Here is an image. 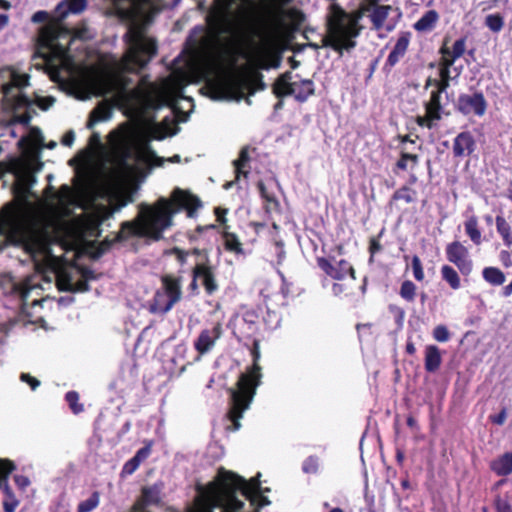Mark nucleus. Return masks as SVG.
Segmentation results:
<instances>
[{"label":"nucleus","mask_w":512,"mask_h":512,"mask_svg":"<svg viewBox=\"0 0 512 512\" xmlns=\"http://www.w3.org/2000/svg\"><path fill=\"white\" fill-rule=\"evenodd\" d=\"M53 103H54V98H52V97L38 98L37 99L38 106L41 107L44 110H46L49 107H51L53 105Z\"/></svg>","instance_id":"obj_56"},{"label":"nucleus","mask_w":512,"mask_h":512,"mask_svg":"<svg viewBox=\"0 0 512 512\" xmlns=\"http://www.w3.org/2000/svg\"><path fill=\"white\" fill-rule=\"evenodd\" d=\"M466 48V42L464 38H460L456 40L452 46V49H450V53L452 54V59H449L452 63L455 62L456 59L460 58Z\"/></svg>","instance_id":"obj_43"},{"label":"nucleus","mask_w":512,"mask_h":512,"mask_svg":"<svg viewBox=\"0 0 512 512\" xmlns=\"http://www.w3.org/2000/svg\"><path fill=\"white\" fill-rule=\"evenodd\" d=\"M457 108L464 115L481 117L486 112L487 101L481 92L462 94L458 98Z\"/></svg>","instance_id":"obj_16"},{"label":"nucleus","mask_w":512,"mask_h":512,"mask_svg":"<svg viewBox=\"0 0 512 512\" xmlns=\"http://www.w3.org/2000/svg\"><path fill=\"white\" fill-rule=\"evenodd\" d=\"M13 171H15V163H13ZM15 174V172H14ZM16 177L19 186L22 189H29L36 181L29 162L20 163L16 170Z\"/></svg>","instance_id":"obj_21"},{"label":"nucleus","mask_w":512,"mask_h":512,"mask_svg":"<svg viewBox=\"0 0 512 512\" xmlns=\"http://www.w3.org/2000/svg\"><path fill=\"white\" fill-rule=\"evenodd\" d=\"M411 267L413 271V276L417 281H423L425 278L424 270L422 267L421 260L418 256H413Z\"/></svg>","instance_id":"obj_45"},{"label":"nucleus","mask_w":512,"mask_h":512,"mask_svg":"<svg viewBox=\"0 0 512 512\" xmlns=\"http://www.w3.org/2000/svg\"><path fill=\"white\" fill-rule=\"evenodd\" d=\"M437 120H432L429 118L428 114L426 113L425 116H418L417 117V124L423 127L431 128Z\"/></svg>","instance_id":"obj_54"},{"label":"nucleus","mask_w":512,"mask_h":512,"mask_svg":"<svg viewBox=\"0 0 512 512\" xmlns=\"http://www.w3.org/2000/svg\"><path fill=\"white\" fill-rule=\"evenodd\" d=\"M161 488L158 485L144 487L141 496L134 503L131 512H150L148 506L160 503ZM186 512H207L206 486L198 487V494L192 506L186 509Z\"/></svg>","instance_id":"obj_14"},{"label":"nucleus","mask_w":512,"mask_h":512,"mask_svg":"<svg viewBox=\"0 0 512 512\" xmlns=\"http://www.w3.org/2000/svg\"><path fill=\"white\" fill-rule=\"evenodd\" d=\"M200 206L197 197L188 191L175 188L171 198L160 197L153 205H139V212L133 221L123 222L119 232V239L136 236L159 240L162 233L172 226V218L181 209H186L192 216L194 210Z\"/></svg>","instance_id":"obj_6"},{"label":"nucleus","mask_w":512,"mask_h":512,"mask_svg":"<svg viewBox=\"0 0 512 512\" xmlns=\"http://www.w3.org/2000/svg\"><path fill=\"white\" fill-rule=\"evenodd\" d=\"M318 266L330 277L336 280H342L347 274H350L354 280V269L346 260H329L327 258H318Z\"/></svg>","instance_id":"obj_17"},{"label":"nucleus","mask_w":512,"mask_h":512,"mask_svg":"<svg viewBox=\"0 0 512 512\" xmlns=\"http://www.w3.org/2000/svg\"><path fill=\"white\" fill-rule=\"evenodd\" d=\"M277 17L296 28L305 21L304 13L291 4L303 6L309 0H274ZM258 0H214L206 20L207 29L189 39L187 68L207 82L211 98L232 100L240 97L236 65L248 58L244 39L253 28Z\"/></svg>","instance_id":"obj_1"},{"label":"nucleus","mask_w":512,"mask_h":512,"mask_svg":"<svg viewBox=\"0 0 512 512\" xmlns=\"http://www.w3.org/2000/svg\"><path fill=\"white\" fill-rule=\"evenodd\" d=\"M66 400H67L71 410L73 411V413L78 414V413L82 412L83 407H82V405L78 404V400H79L78 393H76L74 391L68 392L66 394Z\"/></svg>","instance_id":"obj_46"},{"label":"nucleus","mask_w":512,"mask_h":512,"mask_svg":"<svg viewBox=\"0 0 512 512\" xmlns=\"http://www.w3.org/2000/svg\"><path fill=\"white\" fill-rule=\"evenodd\" d=\"M441 53H442L441 65H446L447 61H449V59H452V54L450 53V49L443 47L441 49Z\"/></svg>","instance_id":"obj_61"},{"label":"nucleus","mask_w":512,"mask_h":512,"mask_svg":"<svg viewBox=\"0 0 512 512\" xmlns=\"http://www.w3.org/2000/svg\"><path fill=\"white\" fill-rule=\"evenodd\" d=\"M20 379L29 384L32 390H35L40 385V382L36 378L27 373H22Z\"/></svg>","instance_id":"obj_53"},{"label":"nucleus","mask_w":512,"mask_h":512,"mask_svg":"<svg viewBox=\"0 0 512 512\" xmlns=\"http://www.w3.org/2000/svg\"><path fill=\"white\" fill-rule=\"evenodd\" d=\"M15 229V217L13 212H5L0 215V249L9 240Z\"/></svg>","instance_id":"obj_23"},{"label":"nucleus","mask_w":512,"mask_h":512,"mask_svg":"<svg viewBox=\"0 0 512 512\" xmlns=\"http://www.w3.org/2000/svg\"><path fill=\"white\" fill-rule=\"evenodd\" d=\"M100 503L98 492H93L90 497L78 504L77 512H91L97 508Z\"/></svg>","instance_id":"obj_37"},{"label":"nucleus","mask_w":512,"mask_h":512,"mask_svg":"<svg viewBox=\"0 0 512 512\" xmlns=\"http://www.w3.org/2000/svg\"><path fill=\"white\" fill-rule=\"evenodd\" d=\"M223 238H224L225 248L228 251L234 252L236 254H241L243 252L242 244L240 243V241L238 240V238L236 237L235 234L229 233V232H224Z\"/></svg>","instance_id":"obj_36"},{"label":"nucleus","mask_w":512,"mask_h":512,"mask_svg":"<svg viewBox=\"0 0 512 512\" xmlns=\"http://www.w3.org/2000/svg\"><path fill=\"white\" fill-rule=\"evenodd\" d=\"M227 213V210L226 209H222L220 207L216 208L215 209V215L217 217V220L220 222V223H224L226 221L225 219V215Z\"/></svg>","instance_id":"obj_63"},{"label":"nucleus","mask_w":512,"mask_h":512,"mask_svg":"<svg viewBox=\"0 0 512 512\" xmlns=\"http://www.w3.org/2000/svg\"><path fill=\"white\" fill-rule=\"evenodd\" d=\"M451 61H447L446 65H441L440 67V79L449 80L450 79V67L453 65Z\"/></svg>","instance_id":"obj_55"},{"label":"nucleus","mask_w":512,"mask_h":512,"mask_svg":"<svg viewBox=\"0 0 512 512\" xmlns=\"http://www.w3.org/2000/svg\"><path fill=\"white\" fill-rule=\"evenodd\" d=\"M476 147V142L469 131L459 133L453 140V155L456 158H463L471 155Z\"/></svg>","instance_id":"obj_20"},{"label":"nucleus","mask_w":512,"mask_h":512,"mask_svg":"<svg viewBox=\"0 0 512 512\" xmlns=\"http://www.w3.org/2000/svg\"><path fill=\"white\" fill-rule=\"evenodd\" d=\"M485 24L492 32L497 33L500 32L504 26V18L498 13L490 14L486 16Z\"/></svg>","instance_id":"obj_39"},{"label":"nucleus","mask_w":512,"mask_h":512,"mask_svg":"<svg viewBox=\"0 0 512 512\" xmlns=\"http://www.w3.org/2000/svg\"><path fill=\"white\" fill-rule=\"evenodd\" d=\"M193 276L201 280L208 295H212L218 290L214 269L211 265L207 263L196 264L193 268Z\"/></svg>","instance_id":"obj_18"},{"label":"nucleus","mask_w":512,"mask_h":512,"mask_svg":"<svg viewBox=\"0 0 512 512\" xmlns=\"http://www.w3.org/2000/svg\"><path fill=\"white\" fill-rule=\"evenodd\" d=\"M112 105L107 102L100 103L91 113L88 128L100 121H106L111 117Z\"/></svg>","instance_id":"obj_27"},{"label":"nucleus","mask_w":512,"mask_h":512,"mask_svg":"<svg viewBox=\"0 0 512 512\" xmlns=\"http://www.w3.org/2000/svg\"><path fill=\"white\" fill-rule=\"evenodd\" d=\"M439 21V14L435 10L426 11L413 25L414 29L421 33L430 32Z\"/></svg>","instance_id":"obj_24"},{"label":"nucleus","mask_w":512,"mask_h":512,"mask_svg":"<svg viewBox=\"0 0 512 512\" xmlns=\"http://www.w3.org/2000/svg\"><path fill=\"white\" fill-rule=\"evenodd\" d=\"M125 40V55L115 63L113 72L95 77L93 89L99 96L111 95L113 106L122 109L130 117H137L152 104L156 87L149 84L146 87L129 88L130 79L122 72H134L143 68L156 54L157 47L155 41L147 37L142 27L137 24L129 27Z\"/></svg>","instance_id":"obj_3"},{"label":"nucleus","mask_w":512,"mask_h":512,"mask_svg":"<svg viewBox=\"0 0 512 512\" xmlns=\"http://www.w3.org/2000/svg\"><path fill=\"white\" fill-rule=\"evenodd\" d=\"M442 279L448 283L453 290L461 287V280L458 272L449 265H443L440 270Z\"/></svg>","instance_id":"obj_29"},{"label":"nucleus","mask_w":512,"mask_h":512,"mask_svg":"<svg viewBox=\"0 0 512 512\" xmlns=\"http://www.w3.org/2000/svg\"><path fill=\"white\" fill-rule=\"evenodd\" d=\"M447 260L454 264L463 276H469L473 270V261L468 249L459 241L449 243L445 249Z\"/></svg>","instance_id":"obj_15"},{"label":"nucleus","mask_w":512,"mask_h":512,"mask_svg":"<svg viewBox=\"0 0 512 512\" xmlns=\"http://www.w3.org/2000/svg\"><path fill=\"white\" fill-rule=\"evenodd\" d=\"M14 480L17 486L21 489L26 488L30 484V481L26 476L17 475L15 476Z\"/></svg>","instance_id":"obj_57"},{"label":"nucleus","mask_w":512,"mask_h":512,"mask_svg":"<svg viewBox=\"0 0 512 512\" xmlns=\"http://www.w3.org/2000/svg\"><path fill=\"white\" fill-rule=\"evenodd\" d=\"M496 227L507 247L512 246V232L508 222L502 216L496 217Z\"/></svg>","instance_id":"obj_32"},{"label":"nucleus","mask_w":512,"mask_h":512,"mask_svg":"<svg viewBox=\"0 0 512 512\" xmlns=\"http://www.w3.org/2000/svg\"><path fill=\"white\" fill-rule=\"evenodd\" d=\"M433 338L438 342H447L450 339V333L445 325H438L433 330Z\"/></svg>","instance_id":"obj_47"},{"label":"nucleus","mask_w":512,"mask_h":512,"mask_svg":"<svg viewBox=\"0 0 512 512\" xmlns=\"http://www.w3.org/2000/svg\"><path fill=\"white\" fill-rule=\"evenodd\" d=\"M249 160L248 152L246 149H242L238 159L233 164L235 166L236 180H239L240 176H247L248 172L245 170V166Z\"/></svg>","instance_id":"obj_38"},{"label":"nucleus","mask_w":512,"mask_h":512,"mask_svg":"<svg viewBox=\"0 0 512 512\" xmlns=\"http://www.w3.org/2000/svg\"><path fill=\"white\" fill-rule=\"evenodd\" d=\"M512 294V281L502 289V295L509 297Z\"/></svg>","instance_id":"obj_64"},{"label":"nucleus","mask_w":512,"mask_h":512,"mask_svg":"<svg viewBox=\"0 0 512 512\" xmlns=\"http://www.w3.org/2000/svg\"><path fill=\"white\" fill-rule=\"evenodd\" d=\"M151 454V443H148L143 448L139 449L134 455V459L141 464L144 460H146Z\"/></svg>","instance_id":"obj_49"},{"label":"nucleus","mask_w":512,"mask_h":512,"mask_svg":"<svg viewBox=\"0 0 512 512\" xmlns=\"http://www.w3.org/2000/svg\"><path fill=\"white\" fill-rule=\"evenodd\" d=\"M346 290V287L344 284L335 283L332 287V292L335 296L342 295Z\"/></svg>","instance_id":"obj_62"},{"label":"nucleus","mask_w":512,"mask_h":512,"mask_svg":"<svg viewBox=\"0 0 512 512\" xmlns=\"http://www.w3.org/2000/svg\"><path fill=\"white\" fill-rule=\"evenodd\" d=\"M70 42V33L58 25H46L40 30L39 53L44 58L48 73L53 80L60 79L61 70L69 69L68 46Z\"/></svg>","instance_id":"obj_8"},{"label":"nucleus","mask_w":512,"mask_h":512,"mask_svg":"<svg viewBox=\"0 0 512 512\" xmlns=\"http://www.w3.org/2000/svg\"><path fill=\"white\" fill-rule=\"evenodd\" d=\"M258 187H259V190H260V193H261V196L263 199L266 200V202L269 204V205H273V206H276L277 205V201H276V198L274 196L273 193H271L269 190H268V187L260 182L258 184Z\"/></svg>","instance_id":"obj_48"},{"label":"nucleus","mask_w":512,"mask_h":512,"mask_svg":"<svg viewBox=\"0 0 512 512\" xmlns=\"http://www.w3.org/2000/svg\"><path fill=\"white\" fill-rule=\"evenodd\" d=\"M14 468V464L11 461L0 459V488L7 484L8 476Z\"/></svg>","instance_id":"obj_41"},{"label":"nucleus","mask_w":512,"mask_h":512,"mask_svg":"<svg viewBox=\"0 0 512 512\" xmlns=\"http://www.w3.org/2000/svg\"><path fill=\"white\" fill-rule=\"evenodd\" d=\"M465 232L475 245H480L482 242L481 231L478 228V219L475 215L467 217L465 223Z\"/></svg>","instance_id":"obj_28"},{"label":"nucleus","mask_w":512,"mask_h":512,"mask_svg":"<svg viewBox=\"0 0 512 512\" xmlns=\"http://www.w3.org/2000/svg\"><path fill=\"white\" fill-rule=\"evenodd\" d=\"M483 279L491 285H502L505 280V274L496 267H485L482 271Z\"/></svg>","instance_id":"obj_31"},{"label":"nucleus","mask_w":512,"mask_h":512,"mask_svg":"<svg viewBox=\"0 0 512 512\" xmlns=\"http://www.w3.org/2000/svg\"><path fill=\"white\" fill-rule=\"evenodd\" d=\"M440 98L438 94L431 92V96L429 101L425 104V110L432 120L439 121L441 119L442 106L440 103Z\"/></svg>","instance_id":"obj_30"},{"label":"nucleus","mask_w":512,"mask_h":512,"mask_svg":"<svg viewBox=\"0 0 512 512\" xmlns=\"http://www.w3.org/2000/svg\"><path fill=\"white\" fill-rule=\"evenodd\" d=\"M48 17L45 11H38L32 16V21L35 23L44 22Z\"/></svg>","instance_id":"obj_60"},{"label":"nucleus","mask_w":512,"mask_h":512,"mask_svg":"<svg viewBox=\"0 0 512 512\" xmlns=\"http://www.w3.org/2000/svg\"><path fill=\"white\" fill-rule=\"evenodd\" d=\"M442 362L440 350L435 345H428L425 348V369L428 372H435Z\"/></svg>","instance_id":"obj_25"},{"label":"nucleus","mask_w":512,"mask_h":512,"mask_svg":"<svg viewBox=\"0 0 512 512\" xmlns=\"http://www.w3.org/2000/svg\"><path fill=\"white\" fill-rule=\"evenodd\" d=\"M173 253L175 254L176 256V259L181 263V264H184L186 259H187V256H188V252H185L183 250H180L178 248H175L173 250Z\"/></svg>","instance_id":"obj_59"},{"label":"nucleus","mask_w":512,"mask_h":512,"mask_svg":"<svg viewBox=\"0 0 512 512\" xmlns=\"http://www.w3.org/2000/svg\"><path fill=\"white\" fill-rule=\"evenodd\" d=\"M139 466L140 464L132 457L124 464L121 474L131 475L138 469Z\"/></svg>","instance_id":"obj_50"},{"label":"nucleus","mask_w":512,"mask_h":512,"mask_svg":"<svg viewBox=\"0 0 512 512\" xmlns=\"http://www.w3.org/2000/svg\"><path fill=\"white\" fill-rule=\"evenodd\" d=\"M259 353L254 351L253 366L246 372L241 374L236 389H230L231 407L228 418L232 423L229 429L236 431L240 428V419L244 411H246L255 395L256 388L260 384V366L257 364Z\"/></svg>","instance_id":"obj_9"},{"label":"nucleus","mask_w":512,"mask_h":512,"mask_svg":"<svg viewBox=\"0 0 512 512\" xmlns=\"http://www.w3.org/2000/svg\"><path fill=\"white\" fill-rule=\"evenodd\" d=\"M302 470L306 474H316L319 470V459L314 456H310L303 462Z\"/></svg>","instance_id":"obj_44"},{"label":"nucleus","mask_w":512,"mask_h":512,"mask_svg":"<svg viewBox=\"0 0 512 512\" xmlns=\"http://www.w3.org/2000/svg\"><path fill=\"white\" fill-rule=\"evenodd\" d=\"M182 298V287L179 278L165 275L161 278V287L148 303V310L153 314L164 315Z\"/></svg>","instance_id":"obj_11"},{"label":"nucleus","mask_w":512,"mask_h":512,"mask_svg":"<svg viewBox=\"0 0 512 512\" xmlns=\"http://www.w3.org/2000/svg\"><path fill=\"white\" fill-rule=\"evenodd\" d=\"M207 512H240L244 500L251 505L263 507L270 504L260 493L258 478L246 481L243 477L220 468L214 479L206 486Z\"/></svg>","instance_id":"obj_7"},{"label":"nucleus","mask_w":512,"mask_h":512,"mask_svg":"<svg viewBox=\"0 0 512 512\" xmlns=\"http://www.w3.org/2000/svg\"><path fill=\"white\" fill-rule=\"evenodd\" d=\"M507 419V410L506 408H503L499 414L497 415H491L490 420L497 424V425H503Z\"/></svg>","instance_id":"obj_51"},{"label":"nucleus","mask_w":512,"mask_h":512,"mask_svg":"<svg viewBox=\"0 0 512 512\" xmlns=\"http://www.w3.org/2000/svg\"><path fill=\"white\" fill-rule=\"evenodd\" d=\"M433 83L436 86V90L433 92L441 96V94L446 91V89L449 86V80L440 79V80H434Z\"/></svg>","instance_id":"obj_52"},{"label":"nucleus","mask_w":512,"mask_h":512,"mask_svg":"<svg viewBox=\"0 0 512 512\" xmlns=\"http://www.w3.org/2000/svg\"><path fill=\"white\" fill-rule=\"evenodd\" d=\"M75 140V134L73 131H68L62 138V144L65 146H71Z\"/></svg>","instance_id":"obj_58"},{"label":"nucleus","mask_w":512,"mask_h":512,"mask_svg":"<svg viewBox=\"0 0 512 512\" xmlns=\"http://www.w3.org/2000/svg\"><path fill=\"white\" fill-rule=\"evenodd\" d=\"M180 0H114L118 14L127 19L149 21L162 8L174 7Z\"/></svg>","instance_id":"obj_10"},{"label":"nucleus","mask_w":512,"mask_h":512,"mask_svg":"<svg viewBox=\"0 0 512 512\" xmlns=\"http://www.w3.org/2000/svg\"><path fill=\"white\" fill-rule=\"evenodd\" d=\"M410 42V35L408 33H403L399 36L396 41V44L392 51L390 52L387 63L390 66H394L399 60L405 55L408 45Z\"/></svg>","instance_id":"obj_22"},{"label":"nucleus","mask_w":512,"mask_h":512,"mask_svg":"<svg viewBox=\"0 0 512 512\" xmlns=\"http://www.w3.org/2000/svg\"><path fill=\"white\" fill-rule=\"evenodd\" d=\"M86 6V0H67L66 3H61L57 7V11L62 16L65 15L66 11L72 13H79L84 10Z\"/></svg>","instance_id":"obj_34"},{"label":"nucleus","mask_w":512,"mask_h":512,"mask_svg":"<svg viewBox=\"0 0 512 512\" xmlns=\"http://www.w3.org/2000/svg\"><path fill=\"white\" fill-rule=\"evenodd\" d=\"M4 499H3V509L4 512H15L18 505L19 500L14 495L13 491L9 487L8 483L3 487Z\"/></svg>","instance_id":"obj_33"},{"label":"nucleus","mask_w":512,"mask_h":512,"mask_svg":"<svg viewBox=\"0 0 512 512\" xmlns=\"http://www.w3.org/2000/svg\"><path fill=\"white\" fill-rule=\"evenodd\" d=\"M391 12V6L378 5L375 0H363L358 14L347 13L337 4H331L327 14V32L323 38V46L330 47L340 54L352 50L360 34L359 19L362 15L370 18L375 29L389 32L395 27V21L389 17Z\"/></svg>","instance_id":"obj_5"},{"label":"nucleus","mask_w":512,"mask_h":512,"mask_svg":"<svg viewBox=\"0 0 512 512\" xmlns=\"http://www.w3.org/2000/svg\"><path fill=\"white\" fill-rule=\"evenodd\" d=\"M492 471L498 476H507L512 473V453L507 452L495 459L490 465Z\"/></svg>","instance_id":"obj_26"},{"label":"nucleus","mask_w":512,"mask_h":512,"mask_svg":"<svg viewBox=\"0 0 512 512\" xmlns=\"http://www.w3.org/2000/svg\"><path fill=\"white\" fill-rule=\"evenodd\" d=\"M314 91L312 80L294 77L291 72L280 75L273 85V93L277 97L293 96L299 102L306 101Z\"/></svg>","instance_id":"obj_13"},{"label":"nucleus","mask_w":512,"mask_h":512,"mask_svg":"<svg viewBox=\"0 0 512 512\" xmlns=\"http://www.w3.org/2000/svg\"><path fill=\"white\" fill-rule=\"evenodd\" d=\"M29 76L27 74H19L13 68L5 67L0 69L1 89L4 98L11 105L13 110L23 107H29L32 101L21 91L14 94V90H20L28 85Z\"/></svg>","instance_id":"obj_12"},{"label":"nucleus","mask_w":512,"mask_h":512,"mask_svg":"<svg viewBox=\"0 0 512 512\" xmlns=\"http://www.w3.org/2000/svg\"><path fill=\"white\" fill-rule=\"evenodd\" d=\"M419 162V158L415 154H410L407 152H402L401 157L398 160L396 166L401 170L414 169Z\"/></svg>","instance_id":"obj_35"},{"label":"nucleus","mask_w":512,"mask_h":512,"mask_svg":"<svg viewBox=\"0 0 512 512\" xmlns=\"http://www.w3.org/2000/svg\"><path fill=\"white\" fill-rule=\"evenodd\" d=\"M176 132L173 120L168 117L161 123H152L142 128L128 124L121 126L110 137L111 161L115 172L122 178L138 179L145 177L151 168L161 167L165 162H180L179 155L163 158L150 148L152 140H162Z\"/></svg>","instance_id":"obj_4"},{"label":"nucleus","mask_w":512,"mask_h":512,"mask_svg":"<svg viewBox=\"0 0 512 512\" xmlns=\"http://www.w3.org/2000/svg\"><path fill=\"white\" fill-rule=\"evenodd\" d=\"M51 190L52 187L47 190L46 200H38L37 204L28 208L23 232L24 248L38 271H51L55 275L59 290L87 291V274L73 267L62 266L50 245L61 240L79 241L93 235L103 221L132 203L133 196L127 191L119 192L111 199L110 208L101 207L93 213L74 216V208L82 209L80 195L68 185H63L57 193Z\"/></svg>","instance_id":"obj_2"},{"label":"nucleus","mask_w":512,"mask_h":512,"mask_svg":"<svg viewBox=\"0 0 512 512\" xmlns=\"http://www.w3.org/2000/svg\"><path fill=\"white\" fill-rule=\"evenodd\" d=\"M415 196V191L408 187H403L394 193L393 198L395 200H404L406 203H411L415 200Z\"/></svg>","instance_id":"obj_42"},{"label":"nucleus","mask_w":512,"mask_h":512,"mask_svg":"<svg viewBox=\"0 0 512 512\" xmlns=\"http://www.w3.org/2000/svg\"><path fill=\"white\" fill-rule=\"evenodd\" d=\"M416 289L412 281L406 280L402 283L399 294L404 300L412 302L416 296Z\"/></svg>","instance_id":"obj_40"},{"label":"nucleus","mask_w":512,"mask_h":512,"mask_svg":"<svg viewBox=\"0 0 512 512\" xmlns=\"http://www.w3.org/2000/svg\"><path fill=\"white\" fill-rule=\"evenodd\" d=\"M222 333L221 325L216 324L211 329L201 331L197 340L194 342L195 349L200 354L209 352L215 345L216 341L220 338Z\"/></svg>","instance_id":"obj_19"}]
</instances>
